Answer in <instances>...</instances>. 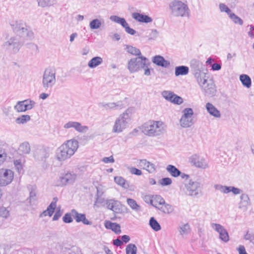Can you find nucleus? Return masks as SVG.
Instances as JSON below:
<instances>
[{
	"label": "nucleus",
	"mask_w": 254,
	"mask_h": 254,
	"mask_svg": "<svg viewBox=\"0 0 254 254\" xmlns=\"http://www.w3.org/2000/svg\"><path fill=\"white\" fill-rule=\"evenodd\" d=\"M127 123V120L126 119V117L120 116L116 120L113 127V131L114 132H121L126 127Z\"/></svg>",
	"instance_id": "a211bd4d"
},
{
	"label": "nucleus",
	"mask_w": 254,
	"mask_h": 254,
	"mask_svg": "<svg viewBox=\"0 0 254 254\" xmlns=\"http://www.w3.org/2000/svg\"><path fill=\"white\" fill-rule=\"evenodd\" d=\"M205 108L208 113L212 116L219 118L221 117L220 111L211 103H207Z\"/></svg>",
	"instance_id": "b1692460"
},
{
	"label": "nucleus",
	"mask_w": 254,
	"mask_h": 254,
	"mask_svg": "<svg viewBox=\"0 0 254 254\" xmlns=\"http://www.w3.org/2000/svg\"><path fill=\"white\" fill-rule=\"evenodd\" d=\"M102 194H100L99 190L98 188H97V194H96V202L98 203H102L104 202H106V200L102 197H100V195H101Z\"/></svg>",
	"instance_id": "13d9d810"
},
{
	"label": "nucleus",
	"mask_w": 254,
	"mask_h": 254,
	"mask_svg": "<svg viewBox=\"0 0 254 254\" xmlns=\"http://www.w3.org/2000/svg\"><path fill=\"white\" fill-rule=\"evenodd\" d=\"M151 64L149 60L143 56L133 58L127 63V68L130 73H134L144 68L146 64Z\"/></svg>",
	"instance_id": "39448f33"
},
{
	"label": "nucleus",
	"mask_w": 254,
	"mask_h": 254,
	"mask_svg": "<svg viewBox=\"0 0 254 254\" xmlns=\"http://www.w3.org/2000/svg\"><path fill=\"white\" fill-rule=\"evenodd\" d=\"M132 108H129L127 109L123 114L121 115V116L126 117V119L128 120L130 118V114H131L132 111Z\"/></svg>",
	"instance_id": "680f3d73"
},
{
	"label": "nucleus",
	"mask_w": 254,
	"mask_h": 254,
	"mask_svg": "<svg viewBox=\"0 0 254 254\" xmlns=\"http://www.w3.org/2000/svg\"><path fill=\"white\" fill-rule=\"evenodd\" d=\"M78 148L77 140L72 139L63 143L56 150V156L59 161H64L71 157Z\"/></svg>",
	"instance_id": "f03ea898"
},
{
	"label": "nucleus",
	"mask_w": 254,
	"mask_h": 254,
	"mask_svg": "<svg viewBox=\"0 0 254 254\" xmlns=\"http://www.w3.org/2000/svg\"><path fill=\"white\" fill-rule=\"evenodd\" d=\"M37 199V194L35 188L33 187L31 188L28 198L29 203L32 204V202H35Z\"/></svg>",
	"instance_id": "09e8293b"
},
{
	"label": "nucleus",
	"mask_w": 254,
	"mask_h": 254,
	"mask_svg": "<svg viewBox=\"0 0 254 254\" xmlns=\"http://www.w3.org/2000/svg\"><path fill=\"white\" fill-rule=\"evenodd\" d=\"M30 150V146L28 142H24L20 144L18 149L20 155L29 154Z\"/></svg>",
	"instance_id": "a878e982"
},
{
	"label": "nucleus",
	"mask_w": 254,
	"mask_h": 254,
	"mask_svg": "<svg viewBox=\"0 0 254 254\" xmlns=\"http://www.w3.org/2000/svg\"><path fill=\"white\" fill-rule=\"evenodd\" d=\"M104 225L106 229L112 230L116 234H119L121 232V226L118 223L105 221Z\"/></svg>",
	"instance_id": "393cba45"
},
{
	"label": "nucleus",
	"mask_w": 254,
	"mask_h": 254,
	"mask_svg": "<svg viewBox=\"0 0 254 254\" xmlns=\"http://www.w3.org/2000/svg\"><path fill=\"white\" fill-rule=\"evenodd\" d=\"M11 26L14 33L23 37L31 40L34 38V33L30 27L25 22L19 20L11 24Z\"/></svg>",
	"instance_id": "20e7f679"
},
{
	"label": "nucleus",
	"mask_w": 254,
	"mask_h": 254,
	"mask_svg": "<svg viewBox=\"0 0 254 254\" xmlns=\"http://www.w3.org/2000/svg\"><path fill=\"white\" fill-rule=\"evenodd\" d=\"M185 186L187 193L190 196L197 197L200 192V183L196 181L190 180L188 183H185Z\"/></svg>",
	"instance_id": "9d476101"
},
{
	"label": "nucleus",
	"mask_w": 254,
	"mask_h": 254,
	"mask_svg": "<svg viewBox=\"0 0 254 254\" xmlns=\"http://www.w3.org/2000/svg\"><path fill=\"white\" fill-rule=\"evenodd\" d=\"M49 157L48 151L44 148L37 149L34 152V157L37 161L45 162L46 159Z\"/></svg>",
	"instance_id": "6ab92c4d"
},
{
	"label": "nucleus",
	"mask_w": 254,
	"mask_h": 254,
	"mask_svg": "<svg viewBox=\"0 0 254 254\" xmlns=\"http://www.w3.org/2000/svg\"><path fill=\"white\" fill-rule=\"evenodd\" d=\"M140 129L144 134L149 136L159 135L164 131L161 122L153 121L144 123Z\"/></svg>",
	"instance_id": "7ed1b4c3"
},
{
	"label": "nucleus",
	"mask_w": 254,
	"mask_h": 254,
	"mask_svg": "<svg viewBox=\"0 0 254 254\" xmlns=\"http://www.w3.org/2000/svg\"><path fill=\"white\" fill-rule=\"evenodd\" d=\"M171 102L175 104L181 105L183 103V99L181 97L175 94Z\"/></svg>",
	"instance_id": "5fc2aeb1"
},
{
	"label": "nucleus",
	"mask_w": 254,
	"mask_h": 254,
	"mask_svg": "<svg viewBox=\"0 0 254 254\" xmlns=\"http://www.w3.org/2000/svg\"><path fill=\"white\" fill-rule=\"evenodd\" d=\"M62 213H63V212H62V211H61L60 209L57 210L56 211V213H55V214L53 217V220H54V221L58 220L60 218V217L62 216Z\"/></svg>",
	"instance_id": "0e129e2a"
},
{
	"label": "nucleus",
	"mask_w": 254,
	"mask_h": 254,
	"mask_svg": "<svg viewBox=\"0 0 254 254\" xmlns=\"http://www.w3.org/2000/svg\"><path fill=\"white\" fill-rule=\"evenodd\" d=\"M152 61L155 64L162 67H167L170 63L166 60L164 58L160 55H156L152 59Z\"/></svg>",
	"instance_id": "5701e85b"
},
{
	"label": "nucleus",
	"mask_w": 254,
	"mask_h": 254,
	"mask_svg": "<svg viewBox=\"0 0 254 254\" xmlns=\"http://www.w3.org/2000/svg\"><path fill=\"white\" fill-rule=\"evenodd\" d=\"M172 183L171 179L170 178H164L161 180L160 184L163 186L170 185Z\"/></svg>",
	"instance_id": "6e6d98bb"
},
{
	"label": "nucleus",
	"mask_w": 254,
	"mask_h": 254,
	"mask_svg": "<svg viewBox=\"0 0 254 254\" xmlns=\"http://www.w3.org/2000/svg\"><path fill=\"white\" fill-rule=\"evenodd\" d=\"M106 109H120L124 107V104L122 101H118L116 103H108L103 105Z\"/></svg>",
	"instance_id": "473e14b6"
},
{
	"label": "nucleus",
	"mask_w": 254,
	"mask_h": 254,
	"mask_svg": "<svg viewBox=\"0 0 254 254\" xmlns=\"http://www.w3.org/2000/svg\"><path fill=\"white\" fill-rule=\"evenodd\" d=\"M35 104V102L31 100L27 99L21 101H18L14 106V110L19 113L24 112L27 110L32 109Z\"/></svg>",
	"instance_id": "ddd939ff"
},
{
	"label": "nucleus",
	"mask_w": 254,
	"mask_h": 254,
	"mask_svg": "<svg viewBox=\"0 0 254 254\" xmlns=\"http://www.w3.org/2000/svg\"><path fill=\"white\" fill-rule=\"evenodd\" d=\"M251 200L248 194L242 193L240 196V201L239 203V208L244 211L247 210L248 206L251 205Z\"/></svg>",
	"instance_id": "4be33fe9"
},
{
	"label": "nucleus",
	"mask_w": 254,
	"mask_h": 254,
	"mask_svg": "<svg viewBox=\"0 0 254 254\" xmlns=\"http://www.w3.org/2000/svg\"><path fill=\"white\" fill-rule=\"evenodd\" d=\"M123 27L125 28V31L127 33L131 35H134L136 33V31L135 30L133 29L129 26V25L127 22H126V23L124 25Z\"/></svg>",
	"instance_id": "3c124183"
},
{
	"label": "nucleus",
	"mask_w": 254,
	"mask_h": 254,
	"mask_svg": "<svg viewBox=\"0 0 254 254\" xmlns=\"http://www.w3.org/2000/svg\"><path fill=\"white\" fill-rule=\"evenodd\" d=\"M131 16L136 21L141 23H148L153 21L152 18L148 15L138 12H133L131 14Z\"/></svg>",
	"instance_id": "aec40b11"
},
{
	"label": "nucleus",
	"mask_w": 254,
	"mask_h": 254,
	"mask_svg": "<svg viewBox=\"0 0 254 254\" xmlns=\"http://www.w3.org/2000/svg\"><path fill=\"white\" fill-rule=\"evenodd\" d=\"M151 39H155L158 36V32L156 29H153L151 30V33L149 34Z\"/></svg>",
	"instance_id": "69168bd1"
},
{
	"label": "nucleus",
	"mask_w": 254,
	"mask_h": 254,
	"mask_svg": "<svg viewBox=\"0 0 254 254\" xmlns=\"http://www.w3.org/2000/svg\"><path fill=\"white\" fill-rule=\"evenodd\" d=\"M229 17L235 24H239L240 25H242L243 24V20L235 13L232 12Z\"/></svg>",
	"instance_id": "a18cd8bd"
},
{
	"label": "nucleus",
	"mask_w": 254,
	"mask_h": 254,
	"mask_svg": "<svg viewBox=\"0 0 254 254\" xmlns=\"http://www.w3.org/2000/svg\"><path fill=\"white\" fill-rule=\"evenodd\" d=\"M6 157V153L4 151H0V166L4 162Z\"/></svg>",
	"instance_id": "052dcab7"
},
{
	"label": "nucleus",
	"mask_w": 254,
	"mask_h": 254,
	"mask_svg": "<svg viewBox=\"0 0 254 254\" xmlns=\"http://www.w3.org/2000/svg\"><path fill=\"white\" fill-rule=\"evenodd\" d=\"M126 254H136L137 247L134 244H128L126 249Z\"/></svg>",
	"instance_id": "de8ad7c7"
},
{
	"label": "nucleus",
	"mask_w": 254,
	"mask_h": 254,
	"mask_svg": "<svg viewBox=\"0 0 254 254\" xmlns=\"http://www.w3.org/2000/svg\"><path fill=\"white\" fill-rule=\"evenodd\" d=\"M13 179V172L9 169H0V186H6Z\"/></svg>",
	"instance_id": "f8f14e48"
},
{
	"label": "nucleus",
	"mask_w": 254,
	"mask_h": 254,
	"mask_svg": "<svg viewBox=\"0 0 254 254\" xmlns=\"http://www.w3.org/2000/svg\"><path fill=\"white\" fill-rule=\"evenodd\" d=\"M106 204L108 209L112 210L115 213H121L122 211V204L118 200L114 199H107Z\"/></svg>",
	"instance_id": "dca6fc26"
},
{
	"label": "nucleus",
	"mask_w": 254,
	"mask_h": 254,
	"mask_svg": "<svg viewBox=\"0 0 254 254\" xmlns=\"http://www.w3.org/2000/svg\"><path fill=\"white\" fill-rule=\"evenodd\" d=\"M125 49L129 54L137 57L142 56L139 49L128 45H125Z\"/></svg>",
	"instance_id": "bb28decb"
},
{
	"label": "nucleus",
	"mask_w": 254,
	"mask_h": 254,
	"mask_svg": "<svg viewBox=\"0 0 254 254\" xmlns=\"http://www.w3.org/2000/svg\"><path fill=\"white\" fill-rule=\"evenodd\" d=\"M22 46L23 43L17 37H11L5 39L1 45V47L4 49L10 51L13 54H16Z\"/></svg>",
	"instance_id": "6e6552de"
},
{
	"label": "nucleus",
	"mask_w": 254,
	"mask_h": 254,
	"mask_svg": "<svg viewBox=\"0 0 254 254\" xmlns=\"http://www.w3.org/2000/svg\"><path fill=\"white\" fill-rule=\"evenodd\" d=\"M166 170L172 177L175 178L181 175V172L173 165H168L166 167Z\"/></svg>",
	"instance_id": "cd10ccee"
},
{
	"label": "nucleus",
	"mask_w": 254,
	"mask_h": 254,
	"mask_svg": "<svg viewBox=\"0 0 254 254\" xmlns=\"http://www.w3.org/2000/svg\"><path fill=\"white\" fill-rule=\"evenodd\" d=\"M190 226L188 223L180 226L179 228V231L181 235L184 236L190 233Z\"/></svg>",
	"instance_id": "a19ab883"
},
{
	"label": "nucleus",
	"mask_w": 254,
	"mask_h": 254,
	"mask_svg": "<svg viewBox=\"0 0 254 254\" xmlns=\"http://www.w3.org/2000/svg\"><path fill=\"white\" fill-rule=\"evenodd\" d=\"M244 239L246 240H249L251 242H252L254 240V234H250L248 231L244 236Z\"/></svg>",
	"instance_id": "e2e57ef3"
},
{
	"label": "nucleus",
	"mask_w": 254,
	"mask_h": 254,
	"mask_svg": "<svg viewBox=\"0 0 254 254\" xmlns=\"http://www.w3.org/2000/svg\"><path fill=\"white\" fill-rule=\"evenodd\" d=\"M71 212L72 216L77 223L82 222L86 216L84 214L79 213L75 209H72Z\"/></svg>",
	"instance_id": "e433bc0d"
},
{
	"label": "nucleus",
	"mask_w": 254,
	"mask_h": 254,
	"mask_svg": "<svg viewBox=\"0 0 254 254\" xmlns=\"http://www.w3.org/2000/svg\"><path fill=\"white\" fill-rule=\"evenodd\" d=\"M9 215V211L6 208L4 207H1L0 208V216L6 218Z\"/></svg>",
	"instance_id": "603ef678"
},
{
	"label": "nucleus",
	"mask_w": 254,
	"mask_h": 254,
	"mask_svg": "<svg viewBox=\"0 0 254 254\" xmlns=\"http://www.w3.org/2000/svg\"><path fill=\"white\" fill-rule=\"evenodd\" d=\"M31 119V117L28 115H23L17 118L15 122L17 124H24L29 122Z\"/></svg>",
	"instance_id": "4c0bfd02"
},
{
	"label": "nucleus",
	"mask_w": 254,
	"mask_h": 254,
	"mask_svg": "<svg viewBox=\"0 0 254 254\" xmlns=\"http://www.w3.org/2000/svg\"><path fill=\"white\" fill-rule=\"evenodd\" d=\"M189 160L190 163L196 167L201 169H206L208 167L206 161L203 158L200 157L196 154H194L190 157Z\"/></svg>",
	"instance_id": "4468645a"
},
{
	"label": "nucleus",
	"mask_w": 254,
	"mask_h": 254,
	"mask_svg": "<svg viewBox=\"0 0 254 254\" xmlns=\"http://www.w3.org/2000/svg\"><path fill=\"white\" fill-rule=\"evenodd\" d=\"M77 177L76 174L73 172H67L61 176L57 181L58 186H65L68 185L72 184L75 182Z\"/></svg>",
	"instance_id": "9b49d317"
},
{
	"label": "nucleus",
	"mask_w": 254,
	"mask_h": 254,
	"mask_svg": "<svg viewBox=\"0 0 254 254\" xmlns=\"http://www.w3.org/2000/svg\"><path fill=\"white\" fill-rule=\"evenodd\" d=\"M39 6L45 7L54 5L55 3V0H37Z\"/></svg>",
	"instance_id": "37998d69"
},
{
	"label": "nucleus",
	"mask_w": 254,
	"mask_h": 254,
	"mask_svg": "<svg viewBox=\"0 0 254 254\" xmlns=\"http://www.w3.org/2000/svg\"><path fill=\"white\" fill-rule=\"evenodd\" d=\"M56 82V70L52 68H47L45 70L42 78L43 87L47 90L52 89Z\"/></svg>",
	"instance_id": "0eeeda50"
},
{
	"label": "nucleus",
	"mask_w": 254,
	"mask_h": 254,
	"mask_svg": "<svg viewBox=\"0 0 254 254\" xmlns=\"http://www.w3.org/2000/svg\"><path fill=\"white\" fill-rule=\"evenodd\" d=\"M103 59L100 57H95L92 58L88 63V66L91 68H94L99 65L103 63Z\"/></svg>",
	"instance_id": "c756f323"
},
{
	"label": "nucleus",
	"mask_w": 254,
	"mask_h": 254,
	"mask_svg": "<svg viewBox=\"0 0 254 254\" xmlns=\"http://www.w3.org/2000/svg\"><path fill=\"white\" fill-rule=\"evenodd\" d=\"M14 164L17 171L20 173L21 170H22L21 161L19 160H16L14 161Z\"/></svg>",
	"instance_id": "bf43d9fd"
},
{
	"label": "nucleus",
	"mask_w": 254,
	"mask_h": 254,
	"mask_svg": "<svg viewBox=\"0 0 254 254\" xmlns=\"http://www.w3.org/2000/svg\"><path fill=\"white\" fill-rule=\"evenodd\" d=\"M171 14L174 16H186L188 15L189 9L187 4L182 1L174 0L169 4Z\"/></svg>",
	"instance_id": "423d86ee"
},
{
	"label": "nucleus",
	"mask_w": 254,
	"mask_h": 254,
	"mask_svg": "<svg viewBox=\"0 0 254 254\" xmlns=\"http://www.w3.org/2000/svg\"><path fill=\"white\" fill-rule=\"evenodd\" d=\"M110 19L114 22L120 24L123 27L126 23L127 21L124 18L120 17L117 15H112L110 17Z\"/></svg>",
	"instance_id": "79ce46f5"
},
{
	"label": "nucleus",
	"mask_w": 254,
	"mask_h": 254,
	"mask_svg": "<svg viewBox=\"0 0 254 254\" xmlns=\"http://www.w3.org/2000/svg\"><path fill=\"white\" fill-rule=\"evenodd\" d=\"M152 195H146L144 197V200L145 202L147 203H150L151 205H152Z\"/></svg>",
	"instance_id": "774afa93"
},
{
	"label": "nucleus",
	"mask_w": 254,
	"mask_h": 254,
	"mask_svg": "<svg viewBox=\"0 0 254 254\" xmlns=\"http://www.w3.org/2000/svg\"><path fill=\"white\" fill-rule=\"evenodd\" d=\"M114 181L116 184L121 186L125 189H127L129 187V183L123 177L116 176L114 177Z\"/></svg>",
	"instance_id": "72a5a7b5"
},
{
	"label": "nucleus",
	"mask_w": 254,
	"mask_h": 254,
	"mask_svg": "<svg viewBox=\"0 0 254 254\" xmlns=\"http://www.w3.org/2000/svg\"><path fill=\"white\" fill-rule=\"evenodd\" d=\"M214 188L216 190H220L224 193H228L231 192L232 186H222L221 185H215Z\"/></svg>",
	"instance_id": "ea45409f"
},
{
	"label": "nucleus",
	"mask_w": 254,
	"mask_h": 254,
	"mask_svg": "<svg viewBox=\"0 0 254 254\" xmlns=\"http://www.w3.org/2000/svg\"><path fill=\"white\" fill-rule=\"evenodd\" d=\"M189 72V68L187 66L180 65L175 67V74L176 76L187 75Z\"/></svg>",
	"instance_id": "c85d7f7f"
},
{
	"label": "nucleus",
	"mask_w": 254,
	"mask_h": 254,
	"mask_svg": "<svg viewBox=\"0 0 254 254\" xmlns=\"http://www.w3.org/2000/svg\"><path fill=\"white\" fill-rule=\"evenodd\" d=\"M240 80L243 85L248 88L251 86L252 80L250 76L247 74H242L240 76Z\"/></svg>",
	"instance_id": "7c9ffc66"
},
{
	"label": "nucleus",
	"mask_w": 254,
	"mask_h": 254,
	"mask_svg": "<svg viewBox=\"0 0 254 254\" xmlns=\"http://www.w3.org/2000/svg\"><path fill=\"white\" fill-rule=\"evenodd\" d=\"M191 70L197 83L205 96L213 97L216 93V88L213 80L207 75V70L203 63L196 59L190 62Z\"/></svg>",
	"instance_id": "f257e3e1"
},
{
	"label": "nucleus",
	"mask_w": 254,
	"mask_h": 254,
	"mask_svg": "<svg viewBox=\"0 0 254 254\" xmlns=\"http://www.w3.org/2000/svg\"><path fill=\"white\" fill-rule=\"evenodd\" d=\"M161 95L166 100L171 102L175 94L170 91H163Z\"/></svg>",
	"instance_id": "c03bdc74"
},
{
	"label": "nucleus",
	"mask_w": 254,
	"mask_h": 254,
	"mask_svg": "<svg viewBox=\"0 0 254 254\" xmlns=\"http://www.w3.org/2000/svg\"><path fill=\"white\" fill-rule=\"evenodd\" d=\"M152 206L156 208L157 209L158 208V206H157L158 204L162 205L165 204V201L161 196L159 195H152Z\"/></svg>",
	"instance_id": "2f4dec72"
},
{
	"label": "nucleus",
	"mask_w": 254,
	"mask_h": 254,
	"mask_svg": "<svg viewBox=\"0 0 254 254\" xmlns=\"http://www.w3.org/2000/svg\"><path fill=\"white\" fill-rule=\"evenodd\" d=\"M129 172L131 174L135 175L137 176H140L142 175V171L135 167H131L129 168Z\"/></svg>",
	"instance_id": "4d7b16f0"
},
{
	"label": "nucleus",
	"mask_w": 254,
	"mask_h": 254,
	"mask_svg": "<svg viewBox=\"0 0 254 254\" xmlns=\"http://www.w3.org/2000/svg\"><path fill=\"white\" fill-rule=\"evenodd\" d=\"M64 127L65 129L73 128L80 133H84L88 131V127L86 126H82L81 123L77 122L69 121L65 124Z\"/></svg>",
	"instance_id": "f3484780"
},
{
	"label": "nucleus",
	"mask_w": 254,
	"mask_h": 254,
	"mask_svg": "<svg viewBox=\"0 0 254 254\" xmlns=\"http://www.w3.org/2000/svg\"><path fill=\"white\" fill-rule=\"evenodd\" d=\"M71 213H66L63 217V221L65 223H70L73 221V219L71 217Z\"/></svg>",
	"instance_id": "864d4df0"
},
{
	"label": "nucleus",
	"mask_w": 254,
	"mask_h": 254,
	"mask_svg": "<svg viewBox=\"0 0 254 254\" xmlns=\"http://www.w3.org/2000/svg\"><path fill=\"white\" fill-rule=\"evenodd\" d=\"M211 227L219 234V238L224 242L229 240V236L227 230L223 226L219 224L212 223Z\"/></svg>",
	"instance_id": "2eb2a0df"
},
{
	"label": "nucleus",
	"mask_w": 254,
	"mask_h": 254,
	"mask_svg": "<svg viewBox=\"0 0 254 254\" xmlns=\"http://www.w3.org/2000/svg\"><path fill=\"white\" fill-rule=\"evenodd\" d=\"M161 205V206L158 207L157 209L165 214L171 213L173 211V208L172 206L166 203L165 201V204H163Z\"/></svg>",
	"instance_id": "f704fd0d"
},
{
	"label": "nucleus",
	"mask_w": 254,
	"mask_h": 254,
	"mask_svg": "<svg viewBox=\"0 0 254 254\" xmlns=\"http://www.w3.org/2000/svg\"><path fill=\"white\" fill-rule=\"evenodd\" d=\"M231 192H232L234 194H242V193H243L242 190L233 186H232Z\"/></svg>",
	"instance_id": "338daca9"
},
{
	"label": "nucleus",
	"mask_w": 254,
	"mask_h": 254,
	"mask_svg": "<svg viewBox=\"0 0 254 254\" xmlns=\"http://www.w3.org/2000/svg\"><path fill=\"white\" fill-rule=\"evenodd\" d=\"M149 224L151 228L155 231H158L161 229L160 224L153 217L150 218Z\"/></svg>",
	"instance_id": "c9c22d12"
},
{
	"label": "nucleus",
	"mask_w": 254,
	"mask_h": 254,
	"mask_svg": "<svg viewBox=\"0 0 254 254\" xmlns=\"http://www.w3.org/2000/svg\"><path fill=\"white\" fill-rule=\"evenodd\" d=\"M219 7L221 12H225L229 16L232 13L231 10L224 3H220Z\"/></svg>",
	"instance_id": "8fccbe9b"
},
{
	"label": "nucleus",
	"mask_w": 254,
	"mask_h": 254,
	"mask_svg": "<svg viewBox=\"0 0 254 254\" xmlns=\"http://www.w3.org/2000/svg\"><path fill=\"white\" fill-rule=\"evenodd\" d=\"M182 113L183 114L180 120L181 126L184 128L190 127L194 124L193 110L190 108H187L183 110Z\"/></svg>",
	"instance_id": "1a4fd4ad"
},
{
	"label": "nucleus",
	"mask_w": 254,
	"mask_h": 254,
	"mask_svg": "<svg viewBox=\"0 0 254 254\" xmlns=\"http://www.w3.org/2000/svg\"><path fill=\"white\" fill-rule=\"evenodd\" d=\"M138 165L146 170L149 173H153L156 171L155 165L147 161L146 159H140L139 160Z\"/></svg>",
	"instance_id": "412c9836"
},
{
	"label": "nucleus",
	"mask_w": 254,
	"mask_h": 254,
	"mask_svg": "<svg viewBox=\"0 0 254 254\" xmlns=\"http://www.w3.org/2000/svg\"><path fill=\"white\" fill-rule=\"evenodd\" d=\"M101 26V21L98 19H94L91 21L89 23V27L91 29H97Z\"/></svg>",
	"instance_id": "49530a36"
},
{
	"label": "nucleus",
	"mask_w": 254,
	"mask_h": 254,
	"mask_svg": "<svg viewBox=\"0 0 254 254\" xmlns=\"http://www.w3.org/2000/svg\"><path fill=\"white\" fill-rule=\"evenodd\" d=\"M127 202L132 209L136 211H138L140 210V206L137 203L134 199L132 198H127Z\"/></svg>",
	"instance_id": "58836bf2"
}]
</instances>
